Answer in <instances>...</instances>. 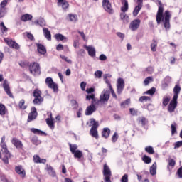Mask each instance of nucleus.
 <instances>
[{"mask_svg": "<svg viewBox=\"0 0 182 182\" xmlns=\"http://www.w3.org/2000/svg\"><path fill=\"white\" fill-rule=\"evenodd\" d=\"M158 4H160V6L159 7L156 19L158 25H160L161 22L164 23V26L166 31H168L170 29V18H171V14H170L169 11H166L163 15V12L164 11V9L163 6H161V1H158Z\"/></svg>", "mask_w": 182, "mask_h": 182, "instance_id": "1", "label": "nucleus"}, {"mask_svg": "<svg viewBox=\"0 0 182 182\" xmlns=\"http://www.w3.org/2000/svg\"><path fill=\"white\" fill-rule=\"evenodd\" d=\"M5 136H3L1 137V141L0 144V146L1 147V151L3 154H4V158H3V161L5 163V164H8L9 163V159H11V152L8 150V146H6V144L5 143Z\"/></svg>", "mask_w": 182, "mask_h": 182, "instance_id": "2", "label": "nucleus"}, {"mask_svg": "<svg viewBox=\"0 0 182 182\" xmlns=\"http://www.w3.org/2000/svg\"><path fill=\"white\" fill-rule=\"evenodd\" d=\"M70 151H71L72 154H73L75 159H82L83 156V152L80 150H77V144H69Z\"/></svg>", "mask_w": 182, "mask_h": 182, "instance_id": "3", "label": "nucleus"}, {"mask_svg": "<svg viewBox=\"0 0 182 182\" xmlns=\"http://www.w3.org/2000/svg\"><path fill=\"white\" fill-rule=\"evenodd\" d=\"M28 68L31 75H33L34 76H38V75H41V67L39 66V63H31L28 65Z\"/></svg>", "mask_w": 182, "mask_h": 182, "instance_id": "4", "label": "nucleus"}, {"mask_svg": "<svg viewBox=\"0 0 182 182\" xmlns=\"http://www.w3.org/2000/svg\"><path fill=\"white\" fill-rule=\"evenodd\" d=\"M33 96L34 97V100H33V105H39L42 103V102H43V98L42 97V92L41 90L38 89L34 90Z\"/></svg>", "mask_w": 182, "mask_h": 182, "instance_id": "5", "label": "nucleus"}, {"mask_svg": "<svg viewBox=\"0 0 182 182\" xmlns=\"http://www.w3.org/2000/svg\"><path fill=\"white\" fill-rule=\"evenodd\" d=\"M46 84L48 85V87H49V89H53L54 93H58L59 90L58 84L53 82V79H52V77H47L46 79Z\"/></svg>", "mask_w": 182, "mask_h": 182, "instance_id": "6", "label": "nucleus"}, {"mask_svg": "<svg viewBox=\"0 0 182 182\" xmlns=\"http://www.w3.org/2000/svg\"><path fill=\"white\" fill-rule=\"evenodd\" d=\"M102 8L105 9V12H107L111 15L114 12L113 7H112V4L109 0H102Z\"/></svg>", "mask_w": 182, "mask_h": 182, "instance_id": "7", "label": "nucleus"}, {"mask_svg": "<svg viewBox=\"0 0 182 182\" xmlns=\"http://www.w3.org/2000/svg\"><path fill=\"white\" fill-rule=\"evenodd\" d=\"M109 99H110V91L107 89L103 90L100 97V101L101 103H107Z\"/></svg>", "mask_w": 182, "mask_h": 182, "instance_id": "8", "label": "nucleus"}, {"mask_svg": "<svg viewBox=\"0 0 182 182\" xmlns=\"http://www.w3.org/2000/svg\"><path fill=\"white\" fill-rule=\"evenodd\" d=\"M103 176L105 177L104 180L105 182H112L110 177H112V171L107 165H104Z\"/></svg>", "mask_w": 182, "mask_h": 182, "instance_id": "9", "label": "nucleus"}, {"mask_svg": "<svg viewBox=\"0 0 182 182\" xmlns=\"http://www.w3.org/2000/svg\"><path fill=\"white\" fill-rule=\"evenodd\" d=\"M124 89V80L119 78L117 81V92L118 95H122V92Z\"/></svg>", "mask_w": 182, "mask_h": 182, "instance_id": "10", "label": "nucleus"}, {"mask_svg": "<svg viewBox=\"0 0 182 182\" xmlns=\"http://www.w3.org/2000/svg\"><path fill=\"white\" fill-rule=\"evenodd\" d=\"M141 21L140 19H135L133 20L130 24H129V29H131V31H137V29H139V28H140V23H141Z\"/></svg>", "mask_w": 182, "mask_h": 182, "instance_id": "11", "label": "nucleus"}, {"mask_svg": "<svg viewBox=\"0 0 182 182\" xmlns=\"http://www.w3.org/2000/svg\"><path fill=\"white\" fill-rule=\"evenodd\" d=\"M36 117H38V112H36V108L35 107H32L31 112L29 113L28 117V122H32L35 120Z\"/></svg>", "mask_w": 182, "mask_h": 182, "instance_id": "12", "label": "nucleus"}, {"mask_svg": "<svg viewBox=\"0 0 182 182\" xmlns=\"http://www.w3.org/2000/svg\"><path fill=\"white\" fill-rule=\"evenodd\" d=\"M3 87L6 95H8L9 97L14 98V95H12V92H11V87H9V83L8 82V80H4Z\"/></svg>", "mask_w": 182, "mask_h": 182, "instance_id": "13", "label": "nucleus"}, {"mask_svg": "<svg viewBox=\"0 0 182 182\" xmlns=\"http://www.w3.org/2000/svg\"><path fill=\"white\" fill-rule=\"evenodd\" d=\"M4 42H6L9 48H12V49H19L20 48L19 44L9 38H4Z\"/></svg>", "mask_w": 182, "mask_h": 182, "instance_id": "14", "label": "nucleus"}, {"mask_svg": "<svg viewBox=\"0 0 182 182\" xmlns=\"http://www.w3.org/2000/svg\"><path fill=\"white\" fill-rule=\"evenodd\" d=\"M138 5L134 8L133 11V16H137L140 12L141 8H143V0H137Z\"/></svg>", "mask_w": 182, "mask_h": 182, "instance_id": "15", "label": "nucleus"}, {"mask_svg": "<svg viewBox=\"0 0 182 182\" xmlns=\"http://www.w3.org/2000/svg\"><path fill=\"white\" fill-rule=\"evenodd\" d=\"M84 48L88 52L89 56L95 58L96 56V49L92 46H84Z\"/></svg>", "mask_w": 182, "mask_h": 182, "instance_id": "16", "label": "nucleus"}, {"mask_svg": "<svg viewBox=\"0 0 182 182\" xmlns=\"http://www.w3.org/2000/svg\"><path fill=\"white\" fill-rule=\"evenodd\" d=\"M176 107H177V100H174V98H173L168 105V112L173 113V112L176 110Z\"/></svg>", "mask_w": 182, "mask_h": 182, "instance_id": "17", "label": "nucleus"}, {"mask_svg": "<svg viewBox=\"0 0 182 182\" xmlns=\"http://www.w3.org/2000/svg\"><path fill=\"white\" fill-rule=\"evenodd\" d=\"M94 112H96V107L93 104H92L87 107L85 110V115L91 116V114H93Z\"/></svg>", "mask_w": 182, "mask_h": 182, "instance_id": "18", "label": "nucleus"}, {"mask_svg": "<svg viewBox=\"0 0 182 182\" xmlns=\"http://www.w3.org/2000/svg\"><path fill=\"white\" fill-rule=\"evenodd\" d=\"M180 92H181V87L178 85H176L173 88V97L174 100H177L178 99V95H180Z\"/></svg>", "mask_w": 182, "mask_h": 182, "instance_id": "19", "label": "nucleus"}, {"mask_svg": "<svg viewBox=\"0 0 182 182\" xmlns=\"http://www.w3.org/2000/svg\"><path fill=\"white\" fill-rule=\"evenodd\" d=\"M12 144L15 146L16 149H22L23 147V144L21 140L18 139L17 138H13L11 140Z\"/></svg>", "mask_w": 182, "mask_h": 182, "instance_id": "20", "label": "nucleus"}, {"mask_svg": "<svg viewBox=\"0 0 182 182\" xmlns=\"http://www.w3.org/2000/svg\"><path fill=\"white\" fill-rule=\"evenodd\" d=\"M58 5L61 6L63 9H68L69 8V3L66 0H58Z\"/></svg>", "mask_w": 182, "mask_h": 182, "instance_id": "21", "label": "nucleus"}, {"mask_svg": "<svg viewBox=\"0 0 182 182\" xmlns=\"http://www.w3.org/2000/svg\"><path fill=\"white\" fill-rule=\"evenodd\" d=\"M15 170H16V173H17V174L20 175V177H25V176L26 175V173L25 172V170L21 166H16L15 168Z\"/></svg>", "mask_w": 182, "mask_h": 182, "instance_id": "22", "label": "nucleus"}, {"mask_svg": "<svg viewBox=\"0 0 182 182\" xmlns=\"http://www.w3.org/2000/svg\"><path fill=\"white\" fill-rule=\"evenodd\" d=\"M43 32L47 41H52V35L50 34V31H49V29L43 28Z\"/></svg>", "mask_w": 182, "mask_h": 182, "instance_id": "23", "label": "nucleus"}, {"mask_svg": "<svg viewBox=\"0 0 182 182\" xmlns=\"http://www.w3.org/2000/svg\"><path fill=\"white\" fill-rule=\"evenodd\" d=\"M122 4L123 5V6L121 7L122 12H127V11H129V2L127 0H122Z\"/></svg>", "mask_w": 182, "mask_h": 182, "instance_id": "24", "label": "nucleus"}, {"mask_svg": "<svg viewBox=\"0 0 182 182\" xmlns=\"http://www.w3.org/2000/svg\"><path fill=\"white\" fill-rule=\"evenodd\" d=\"M120 19L122 21V22H124V23H129V22H130V18H129V16L126 14V13H121Z\"/></svg>", "mask_w": 182, "mask_h": 182, "instance_id": "25", "label": "nucleus"}, {"mask_svg": "<svg viewBox=\"0 0 182 182\" xmlns=\"http://www.w3.org/2000/svg\"><path fill=\"white\" fill-rule=\"evenodd\" d=\"M46 171L51 177H56V172L51 166L47 165Z\"/></svg>", "mask_w": 182, "mask_h": 182, "instance_id": "26", "label": "nucleus"}, {"mask_svg": "<svg viewBox=\"0 0 182 182\" xmlns=\"http://www.w3.org/2000/svg\"><path fill=\"white\" fill-rule=\"evenodd\" d=\"M150 174L151 176H156L157 173V163L154 162L152 166L150 167Z\"/></svg>", "mask_w": 182, "mask_h": 182, "instance_id": "27", "label": "nucleus"}, {"mask_svg": "<svg viewBox=\"0 0 182 182\" xmlns=\"http://www.w3.org/2000/svg\"><path fill=\"white\" fill-rule=\"evenodd\" d=\"M37 49L41 55H45L46 53V48L42 44H37Z\"/></svg>", "mask_w": 182, "mask_h": 182, "instance_id": "28", "label": "nucleus"}, {"mask_svg": "<svg viewBox=\"0 0 182 182\" xmlns=\"http://www.w3.org/2000/svg\"><path fill=\"white\" fill-rule=\"evenodd\" d=\"M67 19L70 21V22H73L74 23H75V22L77 21V15L69 14L68 15Z\"/></svg>", "mask_w": 182, "mask_h": 182, "instance_id": "29", "label": "nucleus"}, {"mask_svg": "<svg viewBox=\"0 0 182 182\" xmlns=\"http://www.w3.org/2000/svg\"><path fill=\"white\" fill-rule=\"evenodd\" d=\"M33 161L34 163H40V164H45V163H46V159H41V157H39V156L38 155H34L33 156Z\"/></svg>", "mask_w": 182, "mask_h": 182, "instance_id": "30", "label": "nucleus"}, {"mask_svg": "<svg viewBox=\"0 0 182 182\" xmlns=\"http://www.w3.org/2000/svg\"><path fill=\"white\" fill-rule=\"evenodd\" d=\"M32 15L29 14H26L21 16V19L23 22H27V21H32Z\"/></svg>", "mask_w": 182, "mask_h": 182, "instance_id": "31", "label": "nucleus"}, {"mask_svg": "<svg viewBox=\"0 0 182 182\" xmlns=\"http://www.w3.org/2000/svg\"><path fill=\"white\" fill-rule=\"evenodd\" d=\"M54 37L57 41H64V42H68V38L60 33L55 34Z\"/></svg>", "mask_w": 182, "mask_h": 182, "instance_id": "32", "label": "nucleus"}, {"mask_svg": "<svg viewBox=\"0 0 182 182\" xmlns=\"http://www.w3.org/2000/svg\"><path fill=\"white\" fill-rule=\"evenodd\" d=\"M102 137L105 139H107L109 136H110V129L109 128H104L102 132Z\"/></svg>", "mask_w": 182, "mask_h": 182, "instance_id": "33", "label": "nucleus"}, {"mask_svg": "<svg viewBox=\"0 0 182 182\" xmlns=\"http://www.w3.org/2000/svg\"><path fill=\"white\" fill-rule=\"evenodd\" d=\"M149 121L144 117H140L138 118L139 124H141V126H146Z\"/></svg>", "mask_w": 182, "mask_h": 182, "instance_id": "34", "label": "nucleus"}, {"mask_svg": "<svg viewBox=\"0 0 182 182\" xmlns=\"http://www.w3.org/2000/svg\"><path fill=\"white\" fill-rule=\"evenodd\" d=\"M91 136L95 139H99V134H97V128H91L90 132Z\"/></svg>", "mask_w": 182, "mask_h": 182, "instance_id": "35", "label": "nucleus"}, {"mask_svg": "<svg viewBox=\"0 0 182 182\" xmlns=\"http://www.w3.org/2000/svg\"><path fill=\"white\" fill-rule=\"evenodd\" d=\"M53 120L54 119H50L49 118L46 119L48 126L50 127V129H52V130L55 129V122H53Z\"/></svg>", "mask_w": 182, "mask_h": 182, "instance_id": "36", "label": "nucleus"}, {"mask_svg": "<svg viewBox=\"0 0 182 182\" xmlns=\"http://www.w3.org/2000/svg\"><path fill=\"white\" fill-rule=\"evenodd\" d=\"M90 123L92 126V129H97L99 127V122L95 120V119H90Z\"/></svg>", "mask_w": 182, "mask_h": 182, "instance_id": "37", "label": "nucleus"}, {"mask_svg": "<svg viewBox=\"0 0 182 182\" xmlns=\"http://www.w3.org/2000/svg\"><path fill=\"white\" fill-rule=\"evenodd\" d=\"M151 50L152 52H156L157 51V41L156 40L152 41V43L151 44Z\"/></svg>", "mask_w": 182, "mask_h": 182, "instance_id": "38", "label": "nucleus"}, {"mask_svg": "<svg viewBox=\"0 0 182 182\" xmlns=\"http://www.w3.org/2000/svg\"><path fill=\"white\" fill-rule=\"evenodd\" d=\"M129 105H130V98H128L125 101L122 102L120 105H121V107H122V109H126V107H127V106H129Z\"/></svg>", "mask_w": 182, "mask_h": 182, "instance_id": "39", "label": "nucleus"}, {"mask_svg": "<svg viewBox=\"0 0 182 182\" xmlns=\"http://www.w3.org/2000/svg\"><path fill=\"white\" fill-rule=\"evenodd\" d=\"M150 100H151V99L150 98V97L147 96H141L139 99V102H140L141 103H143L144 102H150Z\"/></svg>", "mask_w": 182, "mask_h": 182, "instance_id": "40", "label": "nucleus"}, {"mask_svg": "<svg viewBox=\"0 0 182 182\" xmlns=\"http://www.w3.org/2000/svg\"><path fill=\"white\" fill-rule=\"evenodd\" d=\"M142 160L146 164H150V163H151V158L146 155L143 156Z\"/></svg>", "mask_w": 182, "mask_h": 182, "instance_id": "41", "label": "nucleus"}, {"mask_svg": "<svg viewBox=\"0 0 182 182\" xmlns=\"http://www.w3.org/2000/svg\"><path fill=\"white\" fill-rule=\"evenodd\" d=\"M6 113V108L5 107V105L4 104H0V114L1 116L5 115Z\"/></svg>", "mask_w": 182, "mask_h": 182, "instance_id": "42", "label": "nucleus"}, {"mask_svg": "<svg viewBox=\"0 0 182 182\" xmlns=\"http://www.w3.org/2000/svg\"><path fill=\"white\" fill-rule=\"evenodd\" d=\"M0 29L2 32V33H6V32H8V28H6V26H5V24L4 23V22H1L0 23Z\"/></svg>", "mask_w": 182, "mask_h": 182, "instance_id": "43", "label": "nucleus"}, {"mask_svg": "<svg viewBox=\"0 0 182 182\" xmlns=\"http://www.w3.org/2000/svg\"><path fill=\"white\" fill-rule=\"evenodd\" d=\"M18 107L20 109L22 110H25L26 109V105H25V100H21L19 103H18Z\"/></svg>", "mask_w": 182, "mask_h": 182, "instance_id": "44", "label": "nucleus"}, {"mask_svg": "<svg viewBox=\"0 0 182 182\" xmlns=\"http://www.w3.org/2000/svg\"><path fill=\"white\" fill-rule=\"evenodd\" d=\"M156 93V89L154 87L151 88L148 91L144 92V95H150L151 96H153Z\"/></svg>", "mask_w": 182, "mask_h": 182, "instance_id": "45", "label": "nucleus"}, {"mask_svg": "<svg viewBox=\"0 0 182 182\" xmlns=\"http://www.w3.org/2000/svg\"><path fill=\"white\" fill-rule=\"evenodd\" d=\"M31 132L35 134H45V132L41 131V129H38L36 128H32Z\"/></svg>", "mask_w": 182, "mask_h": 182, "instance_id": "46", "label": "nucleus"}, {"mask_svg": "<svg viewBox=\"0 0 182 182\" xmlns=\"http://www.w3.org/2000/svg\"><path fill=\"white\" fill-rule=\"evenodd\" d=\"M145 151H146V153H149V154H154V149L152 146H146L145 148Z\"/></svg>", "mask_w": 182, "mask_h": 182, "instance_id": "47", "label": "nucleus"}, {"mask_svg": "<svg viewBox=\"0 0 182 182\" xmlns=\"http://www.w3.org/2000/svg\"><path fill=\"white\" fill-rule=\"evenodd\" d=\"M32 143L36 146H38V144H41V140H39L38 137L33 136L32 138Z\"/></svg>", "mask_w": 182, "mask_h": 182, "instance_id": "48", "label": "nucleus"}, {"mask_svg": "<svg viewBox=\"0 0 182 182\" xmlns=\"http://www.w3.org/2000/svg\"><path fill=\"white\" fill-rule=\"evenodd\" d=\"M94 75L97 79H100L102 77V75H103V72L102 70H97L95 72Z\"/></svg>", "mask_w": 182, "mask_h": 182, "instance_id": "49", "label": "nucleus"}, {"mask_svg": "<svg viewBox=\"0 0 182 182\" xmlns=\"http://www.w3.org/2000/svg\"><path fill=\"white\" fill-rule=\"evenodd\" d=\"M153 82V77H148L145 78V80H144V85H145V86H147V85H149V84L150 82Z\"/></svg>", "mask_w": 182, "mask_h": 182, "instance_id": "50", "label": "nucleus"}, {"mask_svg": "<svg viewBox=\"0 0 182 182\" xmlns=\"http://www.w3.org/2000/svg\"><path fill=\"white\" fill-rule=\"evenodd\" d=\"M38 23L41 26H46V21H45V18H42V17H40L38 18Z\"/></svg>", "mask_w": 182, "mask_h": 182, "instance_id": "51", "label": "nucleus"}, {"mask_svg": "<svg viewBox=\"0 0 182 182\" xmlns=\"http://www.w3.org/2000/svg\"><path fill=\"white\" fill-rule=\"evenodd\" d=\"M6 14V8H0V19L1 18H4Z\"/></svg>", "mask_w": 182, "mask_h": 182, "instance_id": "52", "label": "nucleus"}, {"mask_svg": "<svg viewBox=\"0 0 182 182\" xmlns=\"http://www.w3.org/2000/svg\"><path fill=\"white\" fill-rule=\"evenodd\" d=\"M117 139H119V134H117V132H114V134L112 136V142L116 143L117 141Z\"/></svg>", "mask_w": 182, "mask_h": 182, "instance_id": "53", "label": "nucleus"}, {"mask_svg": "<svg viewBox=\"0 0 182 182\" xmlns=\"http://www.w3.org/2000/svg\"><path fill=\"white\" fill-rule=\"evenodd\" d=\"M171 134L173 136L175 133H177V128L176 127V124H171Z\"/></svg>", "mask_w": 182, "mask_h": 182, "instance_id": "54", "label": "nucleus"}, {"mask_svg": "<svg viewBox=\"0 0 182 182\" xmlns=\"http://www.w3.org/2000/svg\"><path fill=\"white\" fill-rule=\"evenodd\" d=\"M60 58H61V59H63L65 62H68V63H72V60L68 58V57H66L65 55H60Z\"/></svg>", "mask_w": 182, "mask_h": 182, "instance_id": "55", "label": "nucleus"}, {"mask_svg": "<svg viewBox=\"0 0 182 182\" xmlns=\"http://www.w3.org/2000/svg\"><path fill=\"white\" fill-rule=\"evenodd\" d=\"M129 112L132 116H137V110L134 109V108H130Z\"/></svg>", "mask_w": 182, "mask_h": 182, "instance_id": "56", "label": "nucleus"}, {"mask_svg": "<svg viewBox=\"0 0 182 182\" xmlns=\"http://www.w3.org/2000/svg\"><path fill=\"white\" fill-rule=\"evenodd\" d=\"M122 182H129V176L127 174H124L121 178Z\"/></svg>", "mask_w": 182, "mask_h": 182, "instance_id": "57", "label": "nucleus"}, {"mask_svg": "<svg viewBox=\"0 0 182 182\" xmlns=\"http://www.w3.org/2000/svg\"><path fill=\"white\" fill-rule=\"evenodd\" d=\"M169 102H170V98H168V97H164V100H163L164 106H167V105H168Z\"/></svg>", "mask_w": 182, "mask_h": 182, "instance_id": "58", "label": "nucleus"}, {"mask_svg": "<svg viewBox=\"0 0 182 182\" xmlns=\"http://www.w3.org/2000/svg\"><path fill=\"white\" fill-rule=\"evenodd\" d=\"M176 174H178L179 178H182V166H181L178 169V171L176 172Z\"/></svg>", "mask_w": 182, "mask_h": 182, "instance_id": "59", "label": "nucleus"}, {"mask_svg": "<svg viewBox=\"0 0 182 182\" xmlns=\"http://www.w3.org/2000/svg\"><path fill=\"white\" fill-rule=\"evenodd\" d=\"M100 60L105 61L107 60V57L105 54H101L99 57Z\"/></svg>", "mask_w": 182, "mask_h": 182, "instance_id": "60", "label": "nucleus"}, {"mask_svg": "<svg viewBox=\"0 0 182 182\" xmlns=\"http://www.w3.org/2000/svg\"><path fill=\"white\" fill-rule=\"evenodd\" d=\"M168 164L171 167H174V166H176V161H174V159H169Z\"/></svg>", "mask_w": 182, "mask_h": 182, "instance_id": "61", "label": "nucleus"}, {"mask_svg": "<svg viewBox=\"0 0 182 182\" xmlns=\"http://www.w3.org/2000/svg\"><path fill=\"white\" fill-rule=\"evenodd\" d=\"M77 55H80V56H85V55H86V51H85V49H80L77 52Z\"/></svg>", "mask_w": 182, "mask_h": 182, "instance_id": "62", "label": "nucleus"}, {"mask_svg": "<svg viewBox=\"0 0 182 182\" xmlns=\"http://www.w3.org/2000/svg\"><path fill=\"white\" fill-rule=\"evenodd\" d=\"M6 4H8V0H4L3 1H1L0 4V8H5V6H6Z\"/></svg>", "mask_w": 182, "mask_h": 182, "instance_id": "63", "label": "nucleus"}, {"mask_svg": "<svg viewBox=\"0 0 182 182\" xmlns=\"http://www.w3.org/2000/svg\"><path fill=\"white\" fill-rule=\"evenodd\" d=\"M90 99H92V100H95V95H94V94H92L90 95H87L86 96V100H90Z\"/></svg>", "mask_w": 182, "mask_h": 182, "instance_id": "64", "label": "nucleus"}]
</instances>
